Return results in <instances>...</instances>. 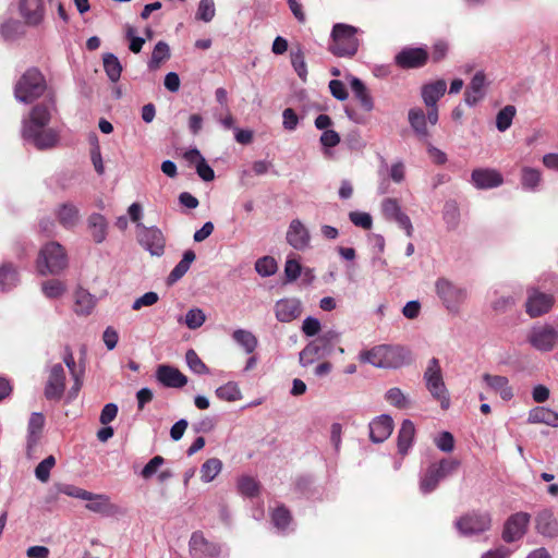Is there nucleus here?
Returning <instances> with one entry per match:
<instances>
[{
	"label": "nucleus",
	"mask_w": 558,
	"mask_h": 558,
	"mask_svg": "<svg viewBox=\"0 0 558 558\" xmlns=\"http://www.w3.org/2000/svg\"><path fill=\"white\" fill-rule=\"evenodd\" d=\"M222 471V461L218 458L207 459L201 466V481L203 483L213 482Z\"/></svg>",
	"instance_id": "nucleus-38"
},
{
	"label": "nucleus",
	"mask_w": 558,
	"mask_h": 558,
	"mask_svg": "<svg viewBox=\"0 0 558 558\" xmlns=\"http://www.w3.org/2000/svg\"><path fill=\"white\" fill-rule=\"evenodd\" d=\"M92 150H90V159L93 166L98 174H102L105 172V167L101 158L100 147L98 144V138L96 135L92 137Z\"/></svg>",
	"instance_id": "nucleus-57"
},
{
	"label": "nucleus",
	"mask_w": 558,
	"mask_h": 558,
	"mask_svg": "<svg viewBox=\"0 0 558 558\" xmlns=\"http://www.w3.org/2000/svg\"><path fill=\"white\" fill-rule=\"evenodd\" d=\"M185 360L190 369L195 374H205L208 372L207 366L203 363V361L199 359V356L194 350H187L185 354Z\"/></svg>",
	"instance_id": "nucleus-55"
},
{
	"label": "nucleus",
	"mask_w": 558,
	"mask_h": 558,
	"mask_svg": "<svg viewBox=\"0 0 558 558\" xmlns=\"http://www.w3.org/2000/svg\"><path fill=\"white\" fill-rule=\"evenodd\" d=\"M287 242L295 250H305L311 240L307 228L299 219H293L287 230Z\"/></svg>",
	"instance_id": "nucleus-18"
},
{
	"label": "nucleus",
	"mask_w": 558,
	"mask_h": 558,
	"mask_svg": "<svg viewBox=\"0 0 558 558\" xmlns=\"http://www.w3.org/2000/svg\"><path fill=\"white\" fill-rule=\"evenodd\" d=\"M255 270L263 277L271 276L277 270V263L272 257H262L255 263Z\"/></svg>",
	"instance_id": "nucleus-53"
},
{
	"label": "nucleus",
	"mask_w": 558,
	"mask_h": 558,
	"mask_svg": "<svg viewBox=\"0 0 558 558\" xmlns=\"http://www.w3.org/2000/svg\"><path fill=\"white\" fill-rule=\"evenodd\" d=\"M73 311L78 316H88L93 313L97 300L86 289L77 288L73 293Z\"/></svg>",
	"instance_id": "nucleus-27"
},
{
	"label": "nucleus",
	"mask_w": 558,
	"mask_h": 558,
	"mask_svg": "<svg viewBox=\"0 0 558 558\" xmlns=\"http://www.w3.org/2000/svg\"><path fill=\"white\" fill-rule=\"evenodd\" d=\"M20 12L27 24L37 25L43 19L41 0H21Z\"/></svg>",
	"instance_id": "nucleus-31"
},
{
	"label": "nucleus",
	"mask_w": 558,
	"mask_h": 558,
	"mask_svg": "<svg viewBox=\"0 0 558 558\" xmlns=\"http://www.w3.org/2000/svg\"><path fill=\"white\" fill-rule=\"evenodd\" d=\"M415 434V427L412 421L404 420L398 433V450L404 456L408 453Z\"/></svg>",
	"instance_id": "nucleus-33"
},
{
	"label": "nucleus",
	"mask_w": 558,
	"mask_h": 558,
	"mask_svg": "<svg viewBox=\"0 0 558 558\" xmlns=\"http://www.w3.org/2000/svg\"><path fill=\"white\" fill-rule=\"evenodd\" d=\"M319 141L325 149V155L330 156L329 148L335 147L340 143V135L333 130H326L322 134Z\"/></svg>",
	"instance_id": "nucleus-61"
},
{
	"label": "nucleus",
	"mask_w": 558,
	"mask_h": 558,
	"mask_svg": "<svg viewBox=\"0 0 558 558\" xmlns=\"http://www.w3.org/2000/svg\"><path fill=\"white\" fill-rule=\"evenodd\" d=\"M170 58L169 46L165 41H158L151 53V58L148 62V66L151 70H156L162 62Z\"/></svg>",
	"instance_id": "nucleus-46"
},
{
	"label": "nucleus",
	"mask_w": 558,
	"mask_h": 558,
	"mask_svg": "<svg viewBox=\"0 0 558 558\" xmlns=\"http://www.w3.org/2000/svg\"><path fill=\"white\" fill-rule=\"evenodd\" d=\"M53 111L54 105L50 99L33 107L22 121L23 140L39 150L53 148L59 143V131L49 126Z\"/></svg>",
	"instance_id": "nucleus-1"
},
{
	"label": "nucleus",
	"mask_w": 558,
	"mask_h": 558,
	"mask_svg": "<svg viewBox=\"0 0 558 558\" xmlns=\"http://www.w3.org/2000/svg\"><path fill=\"white\" fill-rule=\"evenodd\" d=\"M349 218L354 226L364 230H369L373 226L372 216L364 211H351Z\"/></svg>",
	"instance_id": "nucleus-60"
},
{
	"label": "nucleus",
	"mask_w": 558,
	"mask_h": 558,
	"mask_svg": "<svg viewBox=\"0 0 558 558\" xmlns=\"http://www.w3.org/2000/svg\"><path fill=\"white\" fill-rule=\"evenodd\" d=\"M492 519L488 512H473L461 517L456 522V526L463 535H473L483 533L490 529Z\"/></svg>",
	"instance_id": "nucleus-12"
},
{
	"label": "nucleus",
	"mask_w": 558,
	"mask_h": 558,
	"mask_svg": "<svg viewBox=\"0 0 558 558\" xmlns=\"http://www.w3.org/2000/svg\"><path fill=\"white\" fill-rule=\"evenodd\" d=\"M271 522L277 530L286 532L292 523L290 511L283 506H278L271 512Z\"/></svg>",
	"instance_id": "nucleus-43"
},
{
	"label": "nucleus",
	"mask_w": 558,
	"mask_h": 558,
	"mask_svg": "<svg viewBox=\"0 0 558 558\" xmlns=\"http://www.w3.org/2000/svg\"><path fill=\"white\" fill-rule=\"evenodd\" d=\"M156 377L163 386L171 388H181L187 383L185 375L169 365H160L156 371Z\"/></svg>",
	"instance_id": "nucleus-26"
},
{
	"label": "nucleus",
	"mask_w": 558,
	"mask_h": 558,
	"mask_svg": "<svg viewBox=\"0 0 558 558\" xmlns=\"http://www.w3.org/2000/svg\"><path fill=\"white\" fill-rule=\"evenodd\" d=\"M291 63L299 77L302 81H305L307 76V68L304 54L301 50L291 53Z\"/></svg>",
	"instance_id": "nucleus-56"
},
{
	"label": "nucleus",
	"mask_w": 558,
	"mask_h": 558,
	"mask_svg": "<svg viewBox=\"0 0 558 558\" xmlns=\"http://www.w3.org/2000/svg\"><path fill=\"white\" fill-rule=\"evenodd\" d=\"M542 182V173L538 169L523 167L521 169V184L524 190L535 191Z\"/></svg>",
	"instance_id": "nucleus-41"
},
{
	"label": "nucleus",
	"mask_w": 558,
	"mask_h": 558,
	"mask_svg": "<svg viewBox=\"0 0 558 558\" xmlns=\"http://www.w3.org/2000/svg\"><path fill=\"white\" fill-rule=\"evenodd\" d=\"M409 122L420 138H428L429 132L426 125V114L421 108H413L409 111Z\"/></svg>",
	"instance_id": "nucleus-35"
},
{
	"label": "nucleus",
	"mask_w": 558,
	"mask_h": 558,
	"mask_svg": "<svg viewBox=\"0 0 558 558\" xmlns=\"http://www.w3.org/2000/svg\"><path fill=\"white\" fill-rule=\"evenodd\" d=\"M66 375L61 363H56L47 368V379L45 383L44 395L47 400L60 401L65 393Z\"/></svg>",
	"instance_id": "nucleus-9"
},
{
	"label": "nucleus",
	"mask_w": 558,
	"mask_h": 558,
	"mask_svg": "<svg viewBox=\"0 0 558 558\" xmlns=\"http://www.w3.org/2000/svg\"><path fill=\"white\" fill-rule=\"evenodd\" d=\"M104 69L111 82H118L122 66L119 59L113 53H106L104 56Z\"/></svg>",
	"instance_id": "nucleus-44"
},
{
	"label": "nucleus",
	"mask_w": 558,
	"mask_h": 558,
	"mask_svg": "<svg viewBox=\"0 0 558 558\" xmlns=\"http://www.w3.org/2000/svg\"><path fill=\"white\" fill-rule=\"evenodd\" d=\"M62 361L69 368L72 378V385L66 392V402L70 403L77 398L78 392L83 386L85 367L84 365H78L75 362L73 352L69 348L64 349L62 354Z\"/></svg>",
	"instance_id": "nucleus-13"
},
{
	"label": "nucleus",
	"mask_w": 558,
	"mask_h": 558,
	"mask_svg": "<svg viewBox=\"0 0 558 558\" xmlns=\"http://www.w3.org/2000/svg\"><path fill=\"white\" fill-rule=\"evenodd\" d=\"M554 304L551 295L539 292L537 290H531L526 300V313L531 317H538L547 313Z\"/></svg>",
	"instance_id": "nucleus-17"
},
{
	"label": "nucleus",
	"mask_w": 558,
	"mask_h": 558,
	"mask_svg": "<svg viewBox=\"0 0 558 558\" xmlns=\"http://www.w3.org/2000/svg\"><path fill=\"white\" fill-rule=\"evenodd\" d=\"M442 217L448 229H456L460 221V210L458 204L453 201H448L444 206Z\"/></svg>",
	"instance_id": "nucleus-48"
},
{
	"label": "nucleus",
	"mask_w": 558,
	"mask_h": 558,
	"mask_svg": "<svg viewBox=\"0 0 558 558\" xmlns=\"http://www.w3.org/2000/svg\"><path fill=\"white\" fill-rule=\"evenodd\" d=\"M302 266L299 260L288 258L284 265V274L288 281H295L301 275Z\"/></svg>",
	"instance_id": "nucleus-62"
},
{
	"label": "nucleus",
	"mask_w": 558,
	"mask_h": 558,
	"mask_svg": "<svg viewBox=\"0 0 558 558\" xmlns=\"http://www.w3.org/2000/svg\"><path fill=\"white\" fill-rule=\"evenodd\" d=\"M238 490L241 495L252 498L259 494V484L254 477L242 475L238 480Z\"/></svg>",
	"instance_id": "nucleus-47"
},
{
	"label": "nucleus",
	"mask_w": 558,
	"mask_h": 558,
	"mask_svg": "<svg viewBox=\"0 0 558 558\" xmlns=\"http://www.w3.org/2000/svg\"><path fill=\"white\" fill-rule=\"evenodd\" d=\"M385 399L389 404L398 409H407L410 407L409 397L397 387L387 390V392L385 393Z\"/></svg>",
	"instance_id": "nucleus-50"
},
{
	"label": "nucleus",
	"mask_w": 558,
	"mask_h": 558,
	"mask_svg": "<svg viewBox=\"0 0 558 558\" xmlns=\"http://www.w3.org/2000/svg\"><path fill=\"white\" fill-rule=\"evenodd\" d=\"M84 500L88 501L85 506L87 510L102 515H113L119 510L118 506L112 504L110 497L105 494H93L89 492V497H86Z\"/></svg>",
	"instance_id": "nucleus-23"
},
{
	"label": "nucleus",
	"mask_w": 558,
	"mask_h": 558,
	"mask_svg": "<svg viewBox=\"0 0 558 558\" xmlns=\"http://www.w3.org/2000/svg\"><path fill=\"white\" fill-rule=\"evenodd\" d=\"M19 283V274L16 268L5 263L0 267V289L2 291H9L16 287Z\"/></svg>",
	"instance_id": "nucleus-37"
},
{
	"label": "nucleus",
	"mask_w": 558,
	"mask_h": 558,
	"mask_svg": "<svg viewBox=\"0 0 558 558\" xmlns=\"http://www.w3.org/2000/svg\"><path fill=\"white\" fill-rule=\"evenodd\" d=\"M486 76L484 72L478 71L472 77L465 93L464 101L468 106H475L485 96Z\"/></svg>",
	"instance_id": "nucleus-25"
},
{
	"label": "nucleus",
	"mask_w": 558,
	"mask_h": 558,
	"mask_svg": "<svg viewBox=\"0 0 558 558\" xmlns=\"http://www.w3.org/2000/svg\"><path fill=\"white\" fill-rule=\"evenodd\" d=\"M302 302L296 298H284L276 302L275 315L281 323H290L301 316Z\"/></svg>",
	"instance_id": "nucleus-16"
},
{
	"label": "nucleus",
	"mask_w": 558,
	"mask_h": 558,
	"mask_svg": "<svg viewBox=\"0 0 558 558\" xmlns=\"http://www.w3.org/2000/svg\"><path fill=\"white\" fill-rule=\"evenodd\" d=\"M423 380L432 398L439 402L441 409L447 410L450 407V393L446 386L442 368L438 359L432 357L427 362Z\"/></svg>",
	"instance_id": "nucleus-4"
},
{
	"label": "nucleus",
	"mask_w": 558,
	"mask_h": 558,
	"mask_svg": "<svg viewBox=\"0 0 558 558\" xmlns=\"http://www.w3.org/2000/svg\"><path fill=\"white\" fill-rule=\"evenodd\" d=\"M232 339L247 354L253 353L258 345L257 338L255 337V335L252 331H250L247 329H243V328L235 329L232 332Z\"/></svg>",
	"instance_id": "nucleus-34"
},
{
	"label": "nucleus",
	"mask_w": 558,
	"mask_h": 558,
	"mask_svg": "<svg viewBox=\"0 0 558 558\" xmlns=\"http://www.w3.org/2000/svg\"><path fill=\"white\" fill-rule=\"evenodd\" d=\"M217 398L228 402L239 401L243 398L242 391L235 381H228L215 391Z\"/></svg>",
	"instance_id": "nucleus-42"
},
{
	"label": "nucleus",
	"mask_w": 558,
	"mask_h": 558,
	"mask_svg": "<svg viewBox=\"0 0 558 558\" xmlns=\"http://www.w3.org/2000/svg\"><path fill=\"white\" fill-rule=\"evenodd\" d=\"M66 291L65 282L59 279H49L41 283L43 294L50 300L62 298Z\"/></svg>",
	"instance_id": "nucleus-39"
},
{
	"label": "nucleus",
	"mask_w": 558,
	"mask_h": 558,
	"mask_svg": "<svg viewBox=\"0 0 558 558\" xmlns=\"http://www.w3.org/2000/svg\"><path fill=\"white\" fill-rule=\"evenodd\" d=\"M482 380L490 391L499 395L504 401H509L513 398V389L506 376L485 373L482 375Z\"/></svg>",
	"instance_id": "nucleus-20"
},
{
	"label": "nucleus",
	"mask_w": 558,
	"mask_h": 558,
	"mask_svg": "<svg viewBox=\"0 0 558 558\" xmlns=\"http://www.w3.org/2000/svg\"><path fill=\"white\" fill-rule=\"evenodd\" d=\"M458 466L459 462L450 459H442L439 463L432 464L421 477L420 490L423 494L432 493L438 483Z\"/></svg>",
	"instance_id": "nucleus-8"
},
{
	"label": "nucleus",
	"mask_w": 558,
	"mask_h": 558,
	"mask_svg": "<svg viewBox=\"0 0 558 558\" xmlns=\"http://www.w3.org/2000/svg\"><path fill=\"white\" fill-rule=\"evenodd\" d=\"M393 430V420L387 414L375 417L369 423V437L373 442L385 441Z\"/></svg>",
	"instance_id": "nucleus-21"
},
{
	"label": "nucleus",
	"mask_w": 558,
	"mask_h": 558,
	"mask_svg": "<svg viewBox=\"0 0 558 558\" xmlns=\"http://www.w3.org/2000/svg\"><path fill=\"white\" fill-rule=\"evenodd\" d=\"M69 266L65 248L57 241L45 243L38 251L36 269L41 276H58Z\"/></svg>",
	"instance_id": "nucleus-2"
},
{
	"label": "nucleus",
	"mask_w": 558,
	"mask_h": 558,
	"mask_svg": "<svg viewBox=\"0 0 558 558\" xmlns=\"http://www.w3.org/2000/svg\"><path fill=\"white\" fill-rule=\"evenodd\" d=\"M165 463V459L161 456H155L143 468L141 475L144 478H150L158 469Z\"/></svg>",
	"instance_id": "nucleus-64"
},
{
	"label": "nucleus",
	"mask_w": 558,
	"mask_h": 558,
	"mask_svg": "<svg viewBox=\"0 0 558 558\" xmlns=\"http://www.w3.org/2000/svg\"><path fill=\"white\" fill-rule=\"evenodd\" d=\"M357 32L356 27L349 24L338 23L333 25L329 50L338 57L354 56L359 49Z\"/></svg>",
	"instance_id": "nucleus-5"
},
{
	"label": "nucleus",
	"mask_w": 558,
	"mask_h": 558,
	"mask_svg": "<svg viewBox=\"0 0 558 558\" xmlns=\"http://www.w3.org/2000/svg\"><path fill=\"white\" fill-rule=\"evenodd\" d=\"M530 523V514L517 512L508 518L505 523L502 538L507 543L515 542L523 537Z\"/></svg>",
	"instance_id": "nucleus-14"
},
{
	"label": "nucleus",
	"mask_w": 558,
	"mask_h": 558,
	"mask_svg": "<svg viewBox=\"0 0 558 558\" xmlns=\"http://www.w3.org/2000/svg\"><path fill=\"white\" fill-rule=\"evenodd\" d=\"M45 425V417L41 413H32L28 421V435H27V452L31 456L32 452L38 446L40 440L41 432Z\"/></svg>",
	"instance_id": "nucleus-28"
},
{
	"label": "nucleus",
	"mask_w": 558,
	"mask_h": 558,
	"mask_svg": "<svg viewBox=\"0 0 558 558\" xmlns=\"http://www.w3.org/2000/svg\"><path fill=\"white\" fill-rule=\"evenodd\" d=\"M57 488V492L58 493H61V494H64L66 496H70V497H73V498H77V499H85L86 497H89V492L83 489V488H80L77 486H74V485H70V484H58L56 486Z\"/></svg>",
	"instance_id": "nucleus-58"
},
{
	"label": "nucleus",
	"mask_w": 558,
	"mask_h": 558,
	"mask_svg": "<svg viewBox=\"0 0 558 558\" xmlns=\"http://www.w3.org/2000/svg\"><path fill=\"white\" fill-rule=\"evenodd\" d=\"M87 228L93 240L96 243H102L107 238L108 221L105 216L98 213L92 214L87 218Z\"/></svg>",
	"instance_id": "nucleus-29"
},
{
	"label": "nucleus",
	"mask_w": 558,
	"mask_h": 558,
	"mask_svg": "<svg viewBox=\"0 0 558 558\" xmlns=\"http://www.w3.org/2000/svg\"><path fill=\"white\" fill-rule=\"evenodd\" d=\"M54 216L58 222L69 230L75 228L81 220L80 209L70 202L58 205L54 209Z\"/></svg>",
	"instance_id": "nucleus-22"
},
{
	"label": "nucleus",
	"mask_w": 558,
	"mask_h": 558,
	"mask_svg": "<svg viewBox=\"0 0 558 558\" xmlns=\"http://www.w3.org/2000/svg\"><path fill=\"white\" fill-rule=\"evenodd\" d=\"M380 209L384 217L396 222L399 228L404 230L405 234L411 238L413 235V226L410 217L402 210L401 205L397 198L387 197L383 199Z\"/></svg>",
	"instance_id": "nucleus-11"
},
{
	"label": "nucleus",
	"mask_w": 558,
	"mask_h": 558,
	"mask_svg": "<svg viewBox=\"0 0 558 558\" xmlns=\"http://www.w3.org/2000/svg\"><path fill=\"white\" fill-rule=\"evenodd\" d=\"M527 422L531 424H546L551 427H557L558 413L545 407H536L529 412Z\"/></svg>",
	"instance_id": "nucleus-32"
},
{
	"label": "nucleus",
	"mask_w": 558,
	"mask_h": 558,
	"mask_svg": "<svg viewBox=\"0 0 558 558\" xmlns=\"http://www.w3.org/2000/svg\"><path fill=\"white\" fill-rule=\"evenodd\" d=\"M447 83L445 80H437L422 87V98L426 106H436L437 101L445 95Z\"/></svg>",
	"instance_id": "nucleus-30"
},
{
	"label": "nucleus",
	"mask_w": 558,
	"mask_h": 558,
	"mask_svg": "<svg viewBox=\"0 0 558 558\" xmlns=\"http://www.w3.org/2000/svg\"><path fill=\"white\" fill-rule=\"evenodd\" d=\"M318 344V342L312 341L300 352V364L303 367H307L315 361L324 357Z\"/></svg>",
	"instance_id": "nucleus-45"
},
{
	"label": "nucleus",
	"mask_w": 558,
	"mask_h": 558,
	"mask_svg": "<svg viewBox=\"0 0 558 558\" xmlns=\"http://www.w3.org/2000/svg\"><path fill=\"white\" fill-rule=\"evenodd\" d=\"M136 236L140 245L153 256H161L163 254L166 239L157 227L140 225Z\"/></svg>",
	"instance_id": "nucleus-10"
},
{
	"label": "nucleus",
	"mask_w": 558,
	"mask_h": 558,
	"mask_svg": "<svg viewBox=\"0 0 558 558\" xmlns=\"http://www.w3.org/2000/svg\"><path fill=\"white\" fill-rule=\"evenodd\" d=\"M190 553L193 558H215L220 555L221 546L210 542L201 532H194L190 539Z\"/></svg>",
	"instance_id": "nucleus-15"
},
{
	"label": "nucleus",
	"mask_w": 558,
	"mask_h": 558,
	"mask_svg": "<svg viewBox=\"0 0 558 558\" xmlns=\"http://www.w3.org/2000/svg\"><path fill=\"white\" fill-rule=\"evenodd\" d=\"M395 60L403 69L420 68L426 63L427 51L423 48H404Z\"/></svg>",
	"instance_id": "nucleus-19"
},
{
	"label": "nucleus",
	"mask_w": 558,
	"mask_h": 558,
	"mask_svg": "<svg viewBox=\"0 0 558 558\" xmlns=\"http://www.w3.org/2000/svg\"><path fill=\"white\" fill-rule=\"evenodd\" d=\"M351 88L355 97L359 99L361 107L365 111H372L374 107L373 99L368 94L365 85L362 83V81L356 77H353L351 80Z\"/></svg>",
	"instance_id": "nucleus-40"
},
{
	"label": "nucleus",
	"mask_w": 558,
	"mask_h": 558,
	"mask_svg": "<svg viewBox=\"0 0 558 558\" xmlns=\"http://www.w3.org/2000/svg\"><path fill=\"white\" fill-rule=\"evenodd\" d=\"M436 446L444 452H451L454 448V439L451 433L442 432L436 439Z\"/></svg>",
	"instance_id": "nucleus-63"
},
{
	"label": "nucleus",
	"mask_w": 558,
	"mask_h": 558,
	"mask_svg": "<svg viewBox=\"0 0 558 558\" xmlns=\"http://www.w3.org/2000/svg\"><path fill=\"white\" fill-rule=\"evenodd\" d=\"M56 464L53 456L45 458L35 469V475L40 482H47L49 480L50 471Z\"/></svg>",
	"instance_id": "nucleus-54"
},
{
	"label": "nucleus",
	"mask_w": 558,
	"mask_h": 558,
	"mask_svg": "<svg viewBox=\"0 0 558 558\" xmlns=\"http://www.w3.org/2000/svg\"><path fill=\"white\" fill-rule=\"evenodd\" d=\"M205 320H206V315H205L204 311L198 307H194V308H191L190 311H187L184 322H185V325L190 329H197L201 326H203Z\"/></svg>",
	"instance_id": "nucleus-52"
},
{
	"label": "nucleus",
	"mask_w": 558,
	"mask_h": 558,
	"mask_svg": "<svg viewBox=\"0 0 558 558\" xmlns=\"http://www.w3.org/2000/svg\"><path fill=\"white\" fill-rule=\"evenodd\" d=\"M195 253L191 250L184 252L182 259L171 270L168 282L170 284L180 280L190 269L192 263L195 260Z\"/></svg>",
	"instance_id": "nucleus-36"
},
{
	"label": "nucleus",
	"mask_w": 558,
	"mask_h": 558,
	"mask_svg": "<svg viewBox=\"0 0 558 558\" xmlns=\"http://www.w3.org/2000/svg\"><path fill=\"white\" fill-rule=\"evenodd\" d=\"M471 177L473 184L481 190L494 189L504 182L502 175L495 169H476Z\"/></svg>",
	"instance_id": "nucleus-24"
},
{
	"label": "nucleus",
	"mask_w": 558,
	"mask_h": 558,
	"mask_svg": "<svg viewBox=\"0 0 558 558\" xmlns=\"http://www.w3.org/2000/svg\"><path fill=\"white\" fill-rule=\"evenodd\" d=\"M435 292L446 310L451 313H458L468 299L466 288L445 277L435 281Z\"/></svg>",
	"instance_id": "nucleus-6"
},
{
	"label": "nucleus",
	"mask_w": 558,
	"mask_h": 558,
	"mask_svg": "<svg viewBox=\"0 0 558 558\" xmlns=\"http://www.w3.org/2000/svg\"><path fill=\"white\" fill-rule=\"evenodd\" d=\"M215 0H199L196 11V19L208 23L215 17Z\"/></svg>",
	"instance_id": "nucleus-51"
},
{
	"label": "nucleus",
	"mask_w": 558,
	"mask_h": 558,
	"mask_svg": "<svg viewBox=\"0 0 558 558\" xmlns=\"http://www.w3.org/2000/svg\"><path fill=\"white\" fill-rule=\"evenodd\" d=\"M360 360L379 368H398L410 361V354L404 348L381 344L362 352Z\"/></svg>",
	"instance_id": "nucleus-3"
},
{
	"label": "nucleus",
	"mask_w": 558,
	"mask_h": 558,
	"mask_svg": "<svg viewBox=\"0 0 558 558\" xmlns=\"http://www.w3.org/2000/svg\"><path fill=\"white\" fill-rule=\"evenodd\" d=\"M515 112L514 106L508 105L497 113L496 128L498 131L505 132L511 126Z\"/></svg>",
	"instance_id": "nucleus-49"
},
{
	"label": "nucleus",
	"mask_w": 558,
	"mask_h": 558,
	"mask_svg": "<svg viewBox=\"0 0 558 558\" xmlns=\"http://www.w3.org/2000/svg\"><path fill=\"white\" fill-rule=\"evenodd\" d=\"M159 300V296L156 292L149 291L135 299L132 303L133 311H140L143 307H149L155 305Z\"/></svg>",
	"instance_id": "nucleus-59"
},
{
	"label": "nucleus",
	"mask_w": 558,
	"mask_h": 558,
	"mask_svg": "<svg viewBox=\"0 0 558 558\" xmlns=\"http://www.w3.org/2000/svg\"><path fill=\"white\" fill-rule=\"evenodd\" d=\"M45 89L46 84L41 73L31 69L16 83L14 95L17 101L28 104L40 97Z\"/></svg>",
	"instance_id": "nucleus-7"
}]
</instances>
